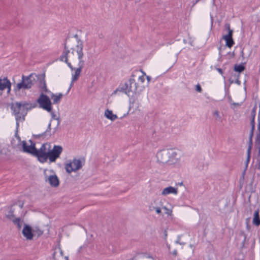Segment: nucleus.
Segmentation results:
<instances>
[{"label":"nucleus","instance_id":"f257e3e1","mask_svg":"<svg viewBox=\"0 0 260 260\" xmlns=\"http://www.w3.org/2000/svg\"><path fill=\"white\" fill-rule=\"evenodd\" d=\"M63 150L59 145H54L52 149L49 144H43L39 149H36L35 156L41 163H44L48 159L50 162H53L59 157Z\"/></svg>","mask_w":260,"mask_h":260},{"label":"nucleus","instance_id":"f03ea898","mask_svg":"<svg viewBox=\"0 0 260 260\" xmlns=\"http://www.w3.org/2000/svg\"><path fill=\"white\" fill-rule=\"evenodd\" d=\"M74 37L76 39V45L75 48V51L77 52L78 55V58L79 59L78 68L75 69V72L74 74L72 75V81L70 85L68 92L71 89L72 87L73 86V83L76 81L79 78L82 69L84 65V61L83 60L84 56V53L83 51V42L78 37L77 35H75Z\"/></svg>","mask_w":260,"mask_h":260},{"label":"nucleus","instance_id":"7ed1b4c3","mask_svg":"<svg viewBox=\"0 0 260 260\" xmlns=\"http://www.w3.org/2000/svg\"><path fill=\"white\" fill-rule=\"evenodd\" d=\"M177 151L173 149H166L159 151L156 154L157 161L159 163L172 164L176 160Z\"/></svg>","mask_w":260,"mask_h":260},{"label":"nucleus","instance_id":"20e7f679","mask_svg":"<svg viewBox=\"0 0 260 260\" xmlns=\"http://www.w3.org/2000/svg\"><path fill=\"white\" fill-rule=\"evenodd\" d=\"M25 104L16 102L12 104L11 109L15 116L16 120H24V117L27 113Z\"/></svg>","mask_w":260,"mask_h":260},{"label":"nucleus","instance_id":"39448f33","mask_svg":"<svg viewBox=\"0 0 260 260\" xmlns=\"http://www.w3.org/2000/svg\"><path fill=\"white\" fill-rule=\"evenodd\" d=\"M34 74H30L26 76H22L21 82L16 85V90H20L21 89H29L31 88L35 82V77Z\"/></svg>","mask_w":260,"mask_h":260},{"label":"nucleus","instance_id":"423d86ee","mask_svg":"<svg viewBox=\"0 0 260 260\" xmlns=\"http://www.w3.org/2000/svg\"><path fill=\"white\" fill-rule=\"evenodd\" d=\"M37 103L39 107L43 109L50 112L52 110V103L50 98L46 95L41 93L39 98L37 99Z\"/></svg>","mask_w":260,"mask_h":260},{"label":"nucleus","instance_id":"0eeeda50","mask_svg":"<svg viewBox=\"0 0 260 260\" xmlns=\"http://www.w3.org/2000/svg\"><path fill=\"white\" fill-rule=\"evenodd\" d=\"M83 165V163L81 159L74 158L65 165V169L68 173H71L80 169Z\"/></svg>","mask_w":260,"mask_h":260},{"label":"nucleus","instance_id":"6e6552de","mask_svg":"<svg viewBox=\"0 0 260 260\" xmlns=\"http://www.w3.org/2000/svg\"><path fill=\"white\" fill-rule=\"evenodd\" d=\"M226 26L228 34L223 36V39L225 41V46L231 48L235 43L232 38L233 31L230 28V24H228Z\"/></svg>","mask_w":260,"mask_h":260},{"label":"nucleus","instance_id":"1a4fd4ad","mask_svg":"<svg viewBox=\"0 0 260 260\" xmlns=\"http://www.w3.org/2000/svg\"><path fill=\"white\" fill-rule=\"evenodd\" d=\"M29 142L30 143V145H28L27 142L25 141L22 142L23 151L34 155L36 149L35 144L31 140L29 141Z\"/></svg>","mask_w":260,"mask_h":260},{"label":"nucleus","instance_id":"9d476101","mask_svg":"<svg viewBox=\"0 0 260 260\" xmlns=\"http://www.w3.org/2000/svg\"><path fill=\"white\" fill-rule=\"evenodd\" d=\"M133 90V86H130L129 82L125 83L124 85L119 86L115 90L112 94H116L117 92H123L126 94H128L130 91Z\"/></svg>","mask_w":260,"mask_h":260},{"label":"nucleus","instance_id":"9b49d317","mask_svg":"<svg viewBox=\"0 0 260 260\" xmlns=\"http://www.w3.org/2000/svg\"><path fill=\"white\" fill-rule=\"evenodd\" d=\"M45 181L48 182L51 186L57 187L59 185V179L55 174L50 175L49 176L45 175Z\"/></svg>","mask_w":260,"mask_h":260},{"label":"nucleus","instance_id":"f8f14e48","mask_svg":"<svg viewBox=\"0 0 260 260\" xmlns=\"http://www.w3.org/2000/svg\"><path fill=\"white\" fill-rule=\"evenodd\" d=\"M70 52V50L69 49V47L67 45V43L64 44V50L63 51L62 54L60 57V60L65 62L67 63L69 67L72 70H75V69L73 67L71 63L68 61V55Z\"/></svg>","mask_w":260,"mask_h":260},{"label":"nucleus","instance_id":"ddd939ff","mask_svg":"<svg viewBox=\"0 0 260 260\" xmlns=\"http://www.w3.org/2000/svg\"><path fill=\"white\" fill-rule=\"evenodd\" d=\"M22 234L27 240H31L33 238V234L31 226L27 224H24L22 230Z\"/></svg>","mask_w":260,"mask_h":260},{"label":"nucleus","instance_id":"4468645a","mask_svg":"<svg viewBox=\"0 0 260 260\" xmlns=\"http://www.w3.org/2000/svg\"><path fill=\"white\" fill-rule=\"evenodd\" d=\"M8 89V91L11 89V83L7 78L0 79V90H3Z\"/></svg>","mask_w":260,"mask_h":260},{"label":"nucleus","instance_id":"2eb2a0df","mask_svg":"<svg viewBox=\"0 0 260 260\" xmlns=\"http://www.w3.org/2000/svg\"><path fill=\"white\" fill-rule=\"evenodd\" d=\"M178 193V188L172 186H169L163 189L161 194L164 196H167L169 194H173L176 195Z\"/></svg>","mask_w":260,"mask_h":260},{"label":"nucleus","instance_id":"dca6fc26","mask_svg":"<svg viewBox=\"0 0 260 260\" xmlns=\"http://www.w3.org/2000/svg\"><path fill=\"white\" fill-rule=\"evenodd\" d=\"M256 106L255 105L251 110V120L250 122L251 126V135H253V132L254 129V118L256 115Z\"/></svg>","mask_w":260,"mask_h":260},{"label":"nucleus","instance_id":"f3484780","mask_svg":"<svg viewBox=\"0 0 260 260\" xmlns=\"http://www.w3.org/2000/svg\"><path fill=\"white\" fill-rule=\"evenodd\" d=\"M105 116L107 118H108L112 121H114L117 118V116L115 114H114L113 113L112 111L109 109H107L105 111Z\"/></svg>","mask_w":260,"mask_h":260},{"label":"nucleus","instance_id":"a211bd4d","mask_svg":"<svg viewBox=\"0 0 260 260\" xmlns=\"http://www.w3.org/2000/svg\"><path fill=\"white\" fill-rule=\"evenodd\" d=\"M62 96L63 94L61 93H59L58 94H55L52 93L51 94V98L53 100V103L54 104L59 103Z\"/></svg>","mask_w":260,"mask_h":260},{"label":"nucleus","instance_id":"6ab92c4d","mask_svg":"<svg viewBox=\"0 0 260 260\" xmlns=\"http://www.w3.org/2000/svg\"><path fill=\"white\" fill-rule=\"evenodd\" d=\"M252 223L256 226H259L260 225V218L259 217V212L258 210L255 211L254 213Z\"/></svg>","mask_w":260,"mask_h":260},{"label":"nucleus","instance_id":"aec40b11","mask_svg":"<svg viewBox=\"0 0 260 260\" xmlns=\"http://www.w3.org/2000/svg\"><path fill=\"white\" fill-rule=\"evenodd\" d=\"M129 84L130 86H133V92H136L138 89V86L137 84L135 82V80L134 78V76L131 77L129 80Z\"/></svg>","mask_w":260,"mask_h":260},{"label":"nucleus","instance_id":"412c9836","mask_svg":"<svg viewBox=\"0 0 260 260\" xmlns=\"http://www.w3.org/2000/svg\"><path fill=\"white\" fill-rule=\"evenodd\" d=\"M13 223L17 226L18 230H20L23 223V220L20 218H17L13 220Z\"/></svg>","mask_w":260,"mask_h":260},{"label":"nucleus","instance_id":"4be33fe9","mask_svg":"<svg viewBox=\"0 0 260 260\" xmlns=\"http://www.w3.org/2000/svg\"><path fill=\"white\" fill-rule=\"evenodd\" d=\"M245 69V67L241 64H235L234 66V70L235 71L238 72L239 73H241L243 72Z\"/></svg>","mask_w":260,"mask_h":260},{"label":"nucleus","instance_id":"5701e85b","mask_svg":"<svg viewBox=\"0 0 260 260\" xmlns=\"http://www.w3.org/2000/svg\"><path fill=\"white\" fill-rule=\"evenodd\" d=\"M213 116L216 121H220L221 119V117L220 115L219 112L217 110H215L213 112Z\"/></svg>","mask_w":260,"mask_h":260},{"label":"nucleus","instance_id":"b1692460","mask_svg":"<svg viewBox=\"0 0 260 260\" xmlns=\"http://www.w3.org/2000/svg\"><path fill=\"white\" fill-rule=\"evenodd\" d=\"M50 113L51 114L52 118L55 120H57L58 121L57 124H59L60 122L59 118L57 117L56 114L54 112H52V111L50 112Z\"/></svg>","mask_w":260,"mask_h":260},{"label":"nucleus","instance_id":"393cba45","mask_svg":"<svg viewBox=\"0 0 260 260\" xmlns=\"http://www.w3.org/2000/svg\"><path fill=\"white\" fill-rule=\"evenodd\" d=\"M141 72L143 73V75L142 76H141L139 77V81H140L142 83H143L145 81V73L141 71Z\"/></svg>","mask_w":260,"mask_h":260},{"label":"nucleus","instance_id":"a878e982","mask_svg":"<svg viewBox=\"0 0 260 260\" xmlns=\"http://www.w3.org/2000/svg\"><path fill=\"white\" fill-rule=\"evenodd\" d=\"M163 208L166 210V212L165 213L168 215H171L172 214V210L171 209H168L167 207H163Z\"/></svg>","mask_w":260,"mask_h":260},{"label":"nucleus","instance_id":"bb28decb","mask_svg":"<svg viewBox=\"0 0 260 260\" xmlns=\"http://www.w3.org/2000/svg\"><path fill=\"white\" fill-rule=\"evenodd\" d=\"M42 88L43 89V90L44 92H49V91L48 90V89L47 88L46 84L45 82V81H44L43 83V86H42Z\"/></svg>","mask_w":260,"mask_h":260},{"label":"nucleus","instance_id":"cd10ccee","mask_svg":"<svg viewBox=\"0 0 260 260\" xmlns=\"http://www.w3.org/2000/svg\"><path fill=\"white\" fill-rule=\"evenodd\" d=\"M181 236H182L181 235H178V236L177 240L176 241V243H177V244H180V245H184V243L180 242V240H181Z\"/></svg>","mask_w":260,"mask_h":260},{"label":"nucleus","instance_id":"c85d7f7f","mask_svg":"<svg viewBox=\"0 0 260 260\" xmlns=\"http://www.w3.org/2000/svg\"><path fill=\"white\" fill-rule=\"evenodd\" d=\"M196 90L199 92H201L202 91V89L200 84H197L196 86Z\"/></svg>","mask_w":260,"mask_h":260},{"label":"nucleus","instance_id":"c756f323","mask_svg":"<svg viewBox=\"0 0 260 260\" xmlns=\"http://www.w3.org/2000/svg\"><path fill=\"white\" fill-rule=\"evenodd\" d=\"M154 209L155 210V211L157 214H160L161 213V211L159 207H154Z\"/></svg>","mask_w":260,"mask_h":260},{"label":"nucleus","instance_id":"7c9ffc66","mask_svg":"<svg viewBox=\"0 0 260 260\" xmlns=\"http://www.w3.org/2000/svg\"><path fill=\"white\" fill-rule=\"evenodd\" d=\"M250 148H249L247 150V153H248V157H247V162L249 161L250 158Z\"/></svg>","mask_w":260,"mask_h":260},{"label":"nucleus","instance_id":"2f4dec72","mask_svg":"<svg viewBox=\"0 0 260 260\" xmlns=\"http://www.w3.org/2000/svg\"><path fill=\"white\" fill-rule=\"evenodd\" d=\"M241 56L242 57L243 59H244V53L243 49H242L241 51Z\"/></svg>","mask_w":260,"mask_h":260},{"label":"nucleus","instance_id":"473e14b6","mask_svg":"<svg viewBox=\"0 0 260 260\" xmlns=\"http://www.w3.org/2000/svg\"><path fill=\"white\" fill-rule=\"evenodd\" d=\"M217 71L221 74H223V72L220 68H217Z\"/></svg>","mask_w":260,"mask_h":260},{"label":"nucleus","instance_id":"72a5a7b5","mask_svg":"<svg viewBox=\"0 0 260 260\" xmlns=\"http://www.w3.org/2000/svg\"><path fill=\"white\" fill-rule=\"evenodd\" d=\"M172 254H173L175 256H177V250H176V249H175V250L173 251Z\"/></svg>","mask_w":260,"mask_h":260},{"label":"nucleus","instance_id":"f704fd0d","mask_svg":"<svg viewBox=\"0 0 260 260\" xmlns=\"http://www.w3.org/2000/svg\"><path fill=\"white\" fill-rule=\"evenodd\" d=\"M239 75L238 76V78L237 79L236 81H235V82L238 84H240V81H239Z\"/></svg>","mask_w":260,"mask_h":260},{"label":"nucleus","instance_id":"c9c22d12","mask_svg":"<svg viewBox=\"0 0 260 260\" xmlns=\"http://www.w3.org/2000/svg\"><path fill=\"white\" fill-rule=\"evenodd\" d=\"M51 129V122H50L48 124V128H47V131H50Z\"/></svg>","mask_w":260,"mask_h":260},{"label":"nucleus","instance_id":"e433bc0d","mask_svg":"<svg viewBox=\"0 0 260 260\" xmlns=\"http://www.w3.org/2000/svg\"><path fill=\"white\" fill-rule=\"evenodd\" d=\"M16 120V125H17V127L19 126V122L23 121V120Z\"/></svg>","mask_w":260,"mask_h":260},{"label":"nucleus","instance_id":"4c0bfd02","mask_svg":"<svg viewBox=\"0 0 260 260\" xmlns=\"http://www.w3.org/2000/svg\"><path fill=\"white\" fill-rule=\"evenodd\" d=\"M147 258H151V259H153V257L151 255H150V254H149V255L147 256Z\"/></svg>","mask_w":260,"mask_h":260},{"label":"nucleus","instance_id":"58836bf2","mask_svg":"<svg viewBox=\"0 0 260 260\" xmlns=\"http://www.w3.org/2000/svg\"><path fill=\"white\" fill-rule=\"evenodd\" d=\"M164 235H165V238H167V231H166V230H165V232H164Z\"/></svg>","mask_w":260,"mask_h":260},{"label":"nucleus","instance_id":"ea45409f","mask_svg":"<svg viewBox=\"0 0 260 260\" xmlns=\"http://www.w3.org/2000/svg\"><path fill=\"white\" fill-rule=\"evenodd\" d=\"M146 78H147V79L148 80V82H149L150 81V80H151V77L150 76H147Z\"/></svg>","mask_w":260,"mask_h":260},{"label":"nucleus","instance_id":"a19ab883","mask_svg":"<svg viewBox=\"0 0 260 260\" xmlns=\"http://www.w3.org/2000/svg\"><path fill=\"white\" fill-rule=\"evenodd\" d=\"M200 0H196V2L193 4V5H194L196 4H197L198 2H199Z\"/></svg>","mask_w":260,"mask_h":260},{"label":"nucleus","instance_id":"79ce46f5","mask_svg":"<svg viewBox=\"0 0 260 260\" xmlns=\"http://www.w3.org/2000/svg\"><path fill=\"white\" fill-rule=\"evenodd\" d=\"M199 169H203V166L202 167H199Z\"/></svg>","mask_w":260,"mask_h":260},{"label":"nucleus","instance_id":"37998d69","mask_svg":"<svg viewBox=\"0 0 260 260\" xmlns=\"http://www.w3.org/2000/svg\"><path fill=\"white\" fill-rule=\"evenodd\" d=\"M66 258L67 260H68V257L66 256Z\"/></svg>","mask_w":260,"mask_h":260},{"label":"nucleus","instance_id":"c03bdc74","mask_svg":"<svg viewBox=\"0 0 260 260\" xmlns=\"http://www.w3.org/2000/svg\"><path fill=\"white\" fill-rule=\"evenodd\" d=\"M257 138H260V135L258 136Z\"/></svg>","mask_w":260,"mask_h":260},{"label":"nucleus","instance_id":"a18cd8bd","mask_svg":"<svg viewBox=\"0 0 260 260\" xmlns=\"http://www.w3.org/2000/svg\"><path fill=\"white\" fill-rule=\"evenodd\" d=\"M153 260H155V259L153 258Z\"/></svg>","mask_w":260,"mask_h":260}]
</instances>
